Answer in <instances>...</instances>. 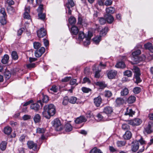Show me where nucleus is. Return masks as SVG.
<instances>
[{
	"label": "nucleus",
	"mask_w": 153,
	"mask_h": 153,
	"mask_svg": "<svg viewBox=\"0 0 153 153\" xmlns=\"http://www.w3.org/2000/svg\"><path fill=\"white\" fill-rule=\"evenodd\" d=\"M44 111L42 112L43 116L48 119L53 116L56 113L55 107L52 104L47 105L44 108Z\"/></svg>",
	"instance_id": "f257e3e1"
},
{
	"label": "nucleus",
	"mask_w": 153,
	"mask_h": 153,
	"mask_svg": "<svg viewBox=\"0 0 153 153\" xmlns=\"http://www.w3.org/2000/svg\"><path fill=\"white\" fill-rule=\"evenodd\" d=\"M67 1L65 5L66 12L69 15H71L72 7L74 6L75 4L73 0H67Z\"/></svg>",
	"instance_id": "f03ea898"
},
{
	"label": "nucleus",
	"mask_w": 153,
	"mask_h": 153,
	"mask_svg": "<svg viewBox=\"0 0 153 153\" xmlns=\"http://www.w3.org/2000/svg\"><path fill=\"white\" fill-rule=\"evenodd\" d=\"M132 71L134 73V78L136 79L135 82L138 83L141 81V80L140 77V75L139 69L136 67H134Z\"/></svg>",
	"instance_id": "7ed1b4c3"
},
{
	"label": "nucleus",
	"mask_w": 153,
	"mask_h": 153,
	"mask_svg": "<svg viewBox=\"0 0 153 153\" xmlns=\"http://www.w3.org/2000/svg\"><path fill=\"white\" fill-rule=\"evenodd\" d=\"M153 122H149L148 125L144 128L143 133L145 134H149L153 132Z\"/></svg>",
	"instance_id": "20e7f679"
},
{
	"label": "nucleus",
	"mask_w": 153,
	"mask_h": 153,
	"mask_svg": "<svg viewBox=\"0 0 153 153\" xmlns=\"http://www.w3.org/2000/svg\"><path fill=\"white\" fill-rule=\"evenodd\" d=\"M39 103L41 105V107L42 106L43 104L41 101L39 100L38 101L36 102L31 104L30 106V109L36 112L38 111L40 108V105Z\"/></svg>",
	"instance_id": "39448f33"
},
{
	"label": "nucleus",
	"mask_w": 153,
	"mask_h": 153,
	"mask_svg": "<svg viewBox=\"0 0 153 153\" xmlns=\"http://www.w3.org/2000/svg\"><path fill=\"white\" fill-rule=\"evenodd\" d=\"M27 144L30 149H32L34 151L37 150V144L36 143H35L33 141L31 140L28 141Z\"/></svg>",
	"instance_id": "423d86ee"
},
{
	"label": "nucleus",
	"mask_w": 153,
	"mask_h": 153,
	"mask_svg": "<svg viewBox=\"0 0 153 153\" xmlns=\"http://www.w3.org/2000/svg\"><path fill=\"white\" fill-rule=\"evenodd\" d=\"M128 121V124L132 126H138L142 122V120L139 118L129 120Z\"/></svg>",
	"instance_id": "0eeeda50"
},
{
	"label": "nucleus",
	"mask_w": 153,
	"mask_h": 153,
	"mask_svg": "<svg viewBox=\"0 0 153 153\" xmlns=\"http://www.w3.org/2000/svg\"><path fill=\"white\" fill-rule=\"evenodd\" d=\"M141 52V51L140 50H137L132 52V59L135 62H137L139 61L138 56L140 54Z\"/></svg>",
	"instance_id": "6e6552de"
},
{
	"label": "nucleus",
	"mask_w": 153,
	"mask_h": 153,
	"mask_svg": "<svg viewBox=\"0 0 153 153\" xmlns=\"http://www.w3.org/2000/svg\"><path fill=\"white\" fill-rule=\"evenodd\" d=\"M37 35L39 38H43L47 34V32L44 27H42L37 31Z\"/></svg>",
	"instance_id": "1a4fd4ad"
},
{
	"label": "nucleus",
	"mask_w": 153,
	"mask_h": 153,
	"mask_svg": "<svg viewBox=\"0 0 153 153\" xmlns=\"http://www.w3.org/2000/svg\"><path fill=\"white\" fill-rule=\"evenodd\" d=\"M45 49L44 47H41L39 50H37L35 52V56L37 57H40L45 52Z\"/></svg>",
	"instance_id": "9d476101"
},
{
	"label": "nucleus",
	"mask_w": 153,
	"mask_h": 153,
	"mask_svg": "<svg viewBox=\"0 0 153 153\" xmlns=\"http://www.w3.org/2000/svg\"><path fill=\"white\" fill-rule=\"evenodd\" d=\"M132 150L134 152H136L138 149L139 145L138 141L137 140L134 141L132 143Z\"/></svg>",
	"instance_id": "9b49d317"
},
{
	"label": "nucleus",
	"mask_w": 153,
	"mask_h": 153,
	"mask_svg": "<svg viewBox=\"0 0 153 153\" xmlns=\"http://www.w3.org/2000/svg\"><path fill=\"white\" fill-rule=\"evenodd\" d=\"M25 12L24 13V18L28 19H30V16L29 14L30 7L29 6L25 7Z\"/></svg>",
	"instance_id": "f8f14e48"
},
{
	"label": "nucleus",
	"mask_w": 153,
	"mask_h": 153,
	"mask_svg": "<svg viewBox=\"0 0 153 153\" xmlns=\"http://www.w3.org/2000/svg\"><path fill=\"white\" fill-rule=\"evenodd\" d=\"M104 17L106 21L109 24L112 23L114 21V18L111 14H106L105 15Z\"/></svg>",
	"instance_id": "ddd939ff"
},
{
	"label": "nucleus",
	"mask_w": 153,
	"mask_h": 153,
	"mask_svg": "<svg viewBox=\"0 0 153 153\" xmlns=\"http://www.w3.org/2000/svg\"><path fill=\"white\" fill-rule=\"evenodd\" d=\"M117 73V71L114 70L109 71L107 74L108 77L109 79H113L116 75Z\"/></svg>",
	"instance_id": "4468645a"
},
{
	"label": "nucleus",
	"mask_w": 153,
	"mask_h": 153,
	"mask_svg": "<svg viewBox=\"0 0 153 153\" xmlns=\"http://www.w3.org/2000/svg\"><path fill=\"white\" fill-rule=\"evenodd\" d=\"M102 99L100 96H98L94 99V103L97 107L100 106L102 102Z\"/></svg>",
	"instance_id": "2eb2a0df"
},
{
	"label": "nucleus",
	"mask_w": 153,
	"mask_h": 153,
	"mask_svg": "<svg viewBox=\"0 0 153 153\" xmlns=\"http://www.w3.org/2000/svg\"><path fill=\"white\" fill-rule=\"evenodd\" d=\"M144 47L146 49L149 50L152 53H153V46L150 42H148L144 45Z\"/></svg>",
	"instance_id": "dca6fc26"
},
{
	"label": "nucleus",
	"mask_w": 153,
	"mask_h": 153,
	"mask_svg": "<svg viewBox=\"0 0 153 153\" xmlns=\"http://www.w3.org/2000/svg\"><path fill=\"white\" fill-rule=\"evenodd\" d=\"M113 111L112 108L110 106L106 107L103 109V112L108 115L111 114Z\"/></svg>",
	"instance_id": "f3484780"
},
{
	"label": "nucleus",
	"mask_w": 153,
	"mask_h": 153,
	"mask_svg": "<svg viewBox=\"0 0 153 153\" xmlns=\"http://www.w3.org/2000/svg\"><path fill=\"white\" fill-rule=\"evenodd\" d=\"M85 118L82 116H80L76 118L75 120V122L77 124H79L86 121Z\"/></svg>",
	"instance_id": "a211bd4d"
},
{
	"label": "nucleus",
	"mask_w": 153,
	"mask_h": 153,
	"mask_svg": "<svg viewBox=\"0 0 153 153\" xmlns=\"http://www.w3.org/2000/svg\"><path fill=\"white\" fill-rule=\"evenodd\" d=\"M79 32V30L78 27L75 26H72L71 28V33L74 35H76Z\"/></svg>",
	"instance_id": "6ab92c4d"
},
{
	"label": "nucleus",
	"mask_w": 153,
	"mask_h": 153,
	"mask_svg": "<svg viewBox=\"0 0 153 153\" xmlns=\"http://www.w3.org/2000/svg\"><path fill=\"white\" fill-rule=\"evenodd\" d=\"M41 116L38 114H35L33 118L34 122L36 123H40L41 122Z\"/></svg>",
	"instance_id": "aec40b11"
},
{
	"label": "nucleus",
	"mask_w": 153,
	"mask_h": 153,
	"mask_svg": "<svg viewBox=\"0 0 153 153\" xmlns=\"http://www.w3.org/2000/svg\"><path fill=\"white\" fill-rule=\"evenodd\" d=\"M132 136V134L131 132L128 131H127L125 134L123 135V138L125 139L129 140L130 139Z\"/></svg>",
	"instance_id": "412c9836"
},
{
	"label": "nucleus",
	"mask_w": 153,
	"mask_h": 153,
	"mask_svg": "<svg viewBox=\"0 0 153 153\" xmlns=\"http://www.w3.org/2000/svg\"><path fill=\"white\" fill-rule=\"evenodd\" d=\"M129 93V90L126 88L123 89L120 92V95L121 96H125L127 95Z\"/></svg>",
	"instance_id": "4be33fe9"
},
{
	"label": "nucleus",
	"mask_w": 153,
	"mask_h": 153,
	"mask_svg": "<svg viewBox=\"0 0 153 153\" xmlns=\"http://www.w3.org/2000/svg\"><path fill=\"white\" fill-rule=\"evenodd\" d=\"M9 57L7 54H5L2 57L1 62L3 64H6L8 62Z\"/></svg>",
	"instance_id": "5701e85b"
},
{
	"label": "nucleus",
	"mask_w": 153,
	"mask_h": 153,
	"mask_svg": "<svg viewBox=\"0 0 153 153\" xmlns=\"http://www.w3.org/2000/svg\"><path fill=\"white\" fill-rule=\"evenodd\" d=\"M93 70L94 71L95 70V77L96 78H99L100 76V72L101 71V69L99 70L98 69L97 70L96 69V67L95 65H94L93 68Z\"/></svg>",
	"instance_id": "b1692460"
},
{
	"label": "nucleus",
	"mask_w": 153,
	"mask_h": 153,
	"mask_svg": "<svg viewBox=\"0 0 153 153\" xmlns=\"http://www.w3.org/2000/svg\"><path fill=\"white\" fill-rule=\"evenodd\" d=\"M126 110V112L125 113V115H128L130 117H132L133 115L134 114L135 112L131 109H128V108H127Z\"/></svg>",
	"instance_id": "393cba45"
},
{
	"label": "nucleus",
	"mask_w": 153,
	"mask_h": 153,
	"mask_svg": "<svg viewBox=\"0 0 153 153\" xmlns=\"http://www.w3.org/2000/svg\"><path fill=\"white\" fill-rule=\"evenodd\" d=\"M116 104L117 105H120L123 104L124 102V100L121 97H118L115 100Z\"/></svg>",
	"instance_id": "a878e982"
},
{
	"label": "nucleus",
	"mask_w": 153,
	"mask_h": 153,
	"mask_svg": "<svg viewBox=\"0 0 153 153\" xmlns=\"http://www.w3.org/2000/svg\"><path fill=\"white\" fill-rule=\"evenodd\" d=\"M101 35H100L93 38L92 40L94 43L97 45L99 44L101 40Z\"/></svg>",
	"instance_id": "bb28decb"
},
{
	"label": "nucleus",
	"mask_w": 153,
	"mask_h": 153,
	"mask_svg": "<svg viewBox=\"0 0 153 153\" xmlns=\"http://www.w3.org/2000/svg\"><path fill=\"white\" fill-rule=\"evenodd\" d=\"M106 11L107 14L109 13L112 14L114 13L115 11V9L114 7H107L106 9Z\"/></svg>",
	"instance_id": "cd10ccee"
},
{
	"label": "nucleus",
	"mask_w": 153,
	"mask_h": 153,
	"mask_svg": "<svg viewBox=\"0 0 153 153\" xmlns=\"http://www.w3.org/2000/svg\"><path fill=\"white\" fill-rule=\"evenodd\" d=\"M95 117V119L98 122L102 121L104 120V117L101 113L97 114Z\"/></svg>",
	"instance_id": "c85d7f7f"
},
{
	"label": "nucleus",
	"mask_w": 153,
	"mask_h": 153,
	"mask_svg": "<svg viewBox=\"0 0 153 153\" xmlns=\"http://www.w3.org/2000/svg\"><path fill=\"white\" fill-rule=\"evenodd\" d=\"M136 100V97L134 96H129L127 99V102L129 104L133 103Z\"/></svg>",
	"instance_id": "c756f323"
},
{
	"label": "nucleus",
	"mask_w": 153,
	"mask_h": 153,
	"mask_svg": "<svg viewBox=\"0 0 153 153\" xmlns=\"http://www.w3.org/2000/svg\"><path fill=\"white\" fill-rule=\"evenodd\" d=\"M115 66L117 68H124L126 67L125 63L123 62H120L117 63Z\"/></svg>",
	"instance_id": "7c9ffc66"
},
{
	"label": "nucleus",
	"mask_w": 153,
	"mask_h": 153,
	"mask_svg": "<svg viewBox=\"0 0 153 153\" xmlns=\"http://www.w3.org/2000/svg\"><path fill=\"white\" fill-rule=\"evenodd\" d=\"M4 131L5 134L9 135L12 131L11 128L10 127L7 126L4 128Z\"/></svg>",
	"instance_id": "2f4dec72"
},
{
	"label": "nucleus",
	"mask_w": 153,
	"mask_h": 153,
	"mask_svg": "<svg viewBox=\"0 0 153 153\" xmlns=\"http://www.w3.org/2000/svg\"><path fill=\"white\" fill-rule=\"evenodd\" d=\"M108 30V27H105L101 31L100 34L102 36L105 35Z\"/></svg>",
	"instance_id": "473e14b6"
},
{
	"label": "nucleus",
	"mask_w": 153,
	"mask_h": 153,
	"mask_svg": "<svg viewBox=\"0 0 153 153\" xmlns=\"http://www.w3.org/2000/svg\"><path fill=\"white\" fill-rule=\"evenodd\" d=\"M90 153H103L102 151L96 147L94 148L90 151Z\"/></svg>",
	"instance_id": "72a5a7b5"
},
{
	"label": "nucleus",
	"mask_w": 153,
	"mask_h": 153,
	"mask_svg": "<svg viewBox=\"0 0 153 153\" xmlns=\"http://www.w3.org/2000/svg\"><path fill=\"white\" fill-rule=\"evenodd\" d=\"M7 143L5 141H2L0 144V149L2 151L4 150L6 148Z\"/></svg>",
	"instance_id": "f704fd0d"
},
{
	"label": "nucleus",
	"mask_w": 153,
	"mask_h": 153,
	"mask_svg": "<svg viewBox=\"0 0 153 153\" xmlns=\"http://www.w3.org/2000/svg\"><path fill=\"white\" fill-rule=\"evenodd\" d=\"M52 126L55 128V130L57 131V118L54 119L51 122Z\"/></svg>",
	"instance_id": "c9c22d12"
},
{
	"label": "nucleus",
	"mask_w": 153,
	"mask_h": 153,
	"mask_svg": "<svg viewBox=\"0 0 153 153\" xmlns=\"http://www.w3.org/2000/svg\"><path fill=\"white\" fill-rule=\"evenodd\" d=\"M4 76L6 79H9L11 76V73L9 71L5 70L4 73Z\"/></svg>",
	"instance_id": "e433bc0d"
},
{
	"label": "nucleus",
	"mask_w": 153,
	"mask_h": 153,
	"mask_svg": "<svg viewBox=\"0 0 153 153\" xmlns=\"http://www.w3.org/2000/svg\"><path fill=\"white\" fill-rule=\"evenodd\" d=\"M81 41L83 42V44L85 46L89 45L90 44V40L87 38V37L83 39Z\"/></svg>",
	"instance_id": "4c0bfd02"
},
{
	"label": "nucleus",
	"mask_w": 153,
	"mask_h": 153,
	"mask_svg": "<svg viewBox=\"0 0 153 153\" xmlns=\"http://www.w3.org/2000/svg\"><path fill=\"white\" fill-rule=\"evenodd\" d=\"M72 129V127L71 124L69 123H67L65 125V130L67 132L71 131Z\"/></svg>",
	"instance_id": "58836bf2"
},
{
	"label": "nucleus",
	"mask_w": 153,
	"mask_h": 153,
	"mask_svg": "<svg viewBox=\"0 0 153 153\" xmlns=\"http://www.w3.org/2000/svg\"><path fill=\"white\" fill-rule=\"evenodd\" d=\"M85 37H86V36H85V34L83 32L80 31L79 32L78 39L80 42H81V40Z\"/></svg>",
	"instance_id": "ea45409f"
},
{
	"label": "nucleus",
	"mask_w": 153,
	"mask_h": 153,
	"mask_svg": "<svg viewBox=\"0 0 153 153\" xmlns=\"http://www.w3.org/2000/svg\"><path fill=\"white\" fill-rule=\"evenodd\" d=\"M46 129L44 128H36V132L37 133L43 134L45 132Z\"/></svg>",
	"instance_id": "a19ab883"
},
{
	"label": "nucleus",
	"mask_w": 153,
	"mask_h": 153,
	"mask_svg": "<svg viewBox=\"0 0 153 153\" xmlns=\"http://www.w3.org/2000/svg\"><path fill=\"white\" fill-rule=\"evenodd\" d=\"M68 99L69 102L72 104L75 103L77 100L76 97L73 96L70 97Z\"/></svg>",
	"instance_id": "79ce46f5"
},
{
	"label": "nucleus",
	"mask_w": 153,
	"mask_h": 153,
	"mask_svg": "<svg viewBox=\"0 0 153 153\" xmlns=\"http://www.w3.org/2000/svg\"><path fill=\"white\" fill-rule=\"evenodd\" d=\"M11 56L13 59L16 60L18 59V56L17 52L15 51H13L12 52Z\"/></svg>",
	"instance_id": "37998d69"
},
{
	"label": "nucleus",
	"mask_w": 153,
	"mask_h": 153,
	"mask_svg": "<svg viewBox=\"0 0 153 153\" xmlns=\"http://www.w3.org/2000/svg\"><path fill=\"white\" fill-rule=\"evenodd\" d=\"M69 23L71 24H75L76 22V19L75 17L71 16L69 19L68 20Z\"/></svg>",
	"instance_id": "c03bdc74"
},
{
	"label": "nucleus",
	"mask_w": 153,
	"mask_h": 153,
	"mask_svg": "<svg viewBox=\"0 0 153 153\" xmlns=\"http://www.w3.org/2000/svg\"><path fill=\"white\" fill-rule=\"evenodd\" d=\"M33 47L35 49H38L41 46V43L38 42H34L33 43Z\"/></svg>",
	"instance_id": "a18cd8bd"
},
{
	"label": "nucleus",
	"mask_w": 153,
	"mask_h": 153,
	"mask_svg": "<svg viewBox=\"0 0 153 153\" xmlns=\"http://www.w3.org/2000/svg\"><path fill=\"white\" fill-rule=\"evenodd\" d=\"M38 16L40 19L42 20H44L46 17V14L45 13H43V12L39 13Z\"/></svg>",
	"instance_id": "49530a36"
},
{
	"label": "nucleus",
	"mask_w": 153,
	"mask_h": 153,
	"mask_svg": "<svg viewBox=\"0 0 153 153\" xmlns=\"http://www.w3.org/2000/svg\"><path fill=\"white\" fill-rule=\"evenodd\" d=\"M7 10L8 13L12 14L14 12V9L12 7L8 6L7 7Z\"/></svg>",
	"instance_id": "de8ad7c7"
},
{
	"label": "nucleus",
	"mask_w": 153,
	"mask_h": 153,
	"mask_svg": "<svg viewBox=\"0 0 153 153\" xmlns=\"http://www.w3.org/2000/svg\"><path fill=\"white\" fill-rule=\"evenodd\" d=\"M5 18V16H0V22L2 25H4L6 23V21Z\"/></svg>",
	"instance_id": "09e8293b"
},
{
	"label": "nucleus",
	"mask_w": 153,
	"mask_h": 153,
	"mask_svg": "<svg viewBox=\"0 0 153 153\" xmlns=\"http://www.w3.org/2000/svg\"><path fill=\"white\" fill-rule=\"evenodd\" d=\"M141 88L138 87H135L133 89V91L135 94H139L141 91Z\"/></svg>",
	"instance_id": "8fccbe9b"
},
{
	"label": "nucleus",
	"mask_w": 153,
	"mask_h": 153,
	"mask_svg": "<svg viewBox=\"0 0 153 153\" xmlns=\"http://www.w3.org/2000/svg\"><path fill=\"white\" fill-rule=\"evenodd\" d=\"M64 126L62 125L59 119H58V131H62L64 128Z\"/></svg>",
	"instance_id": "3c124183"
},
{
	"label": "nucleus",
	"mask_w": 153,
	"mask_h": 153,
	"mask_svg": "<svg viewBox=\"0 0 153 153\" xmlns=\"http://www.w3.org/2000/svg\"><path fill=\"white\" fill-rule=\"evenodd\" d=\"M117 146L121 147L124 146L126 144V142L122 141H118L117 142Z\"/></svg>",
	"instance_id": "603ef678"
},
{
	"label": "nucleus",
	"mask_w": 153,
	"mask_h": 153,
	"mask_svg": "<svg viewBox=\"0 0 153 153\" xmlns=\"http://www.w3.org/2000/svg\"><path fill=\"white\" fill-rule=\"evenodd\" d=\"M57 86L55 85H53L51 88L48 90V91L50 93H51L50 91H52L53 92H56L57 91Z\"/></svg>",
	"instance_id": "864d4df0"
},
{
	"label": "nucleus",
	"mask_w": 153,
	"mask_h": 153,
	"mask_svg": "<svg viewBox=\"0 0 153 153\" xmlns=\"http://www.w3.org/2000/svg\"><path fill=\"white\" fill-rule=\"evenodd\" d=\"M124 75L128 77H131L132 75V72L129 70H126L124 72Z\"/></svg>",
	"instance_id": "5fc2aeb1"
},
{
	"label": "nucleus",
	"mask_w": 153,
	"mask_h": 153,
	"mask_svg": "<svg viewBox=\"0 0 153 153\" xmlns=\"http://www.w3.org/2000/svg\"><path fill=\"white\" fill-rule=\"evenodd\" d=\"M122 128L125 131H128V130L130 129L129 126L126 124H124L122 125Z\"/></svg>",
	"instance_id": "6e6d98bb"
},
{
	"label": "nucleus",
	"mask_w": 153,
	"mask_h": 153,
	"mask_svg": "<svg viewBox=\"0 0 153 153\" xmlns=\"http://www.w3.org/2000/svg\"><path fill=\"white\" fill-rule=\"evenodd\" d=\"M43 5L42 4H40L37 9V12L39 13L43 12Z\"/></svg>",
	"instance_id": "4d7b16f0"
},
{
	"label": "nucleus",
	"mask_w": 153,
	"mask_h": 153,
	"mask_svg": "<svg viewBox=\"0 0 153 153\" xmlns=\"http://www.w3.org/2000/svg\"><path fill=\"white\" fill-rule=\"evenodd\" d=\"M69 102V99L68 97H64L62 101V104L64 105H66Z\"/></svg>",
	"instance_id": "13d9d810"
},
{
	"label": "nucleus",
	"mask_w": 153,
	"mask_h": 153,
	"mask_svg": "<svg viewBox=\"0 0 153 153\" xmlns=\"http://www.w3.org/2000/svg\"><path fill=\"white\" fill-rule=\"evenodd\" d=\"M112 93L111 92L109 91H106L105 92V97H109L111 96Z\"/></svg>",
	"instance_id": "bf43d9fd"
},
{
	"label": "nucleus",
	"mask_w": 153,
	"mask_h": 153,
	"mask_svg": "<svg viewBox=\"0 0 153 153\" xmlns=\"http://www.w3.org/2000/svg\"><path fill=\"white\" fill-rule=\"evenodd\" d=\"M106 21V19H105L103 17H101L99 19V22L101 25L104 24L105 23Z\"/></svg>",
	"instance_id": "052dcab7"
},
{
	"label": "nucleus",
	"mask_w": 153,
	"mask_h": 153,
	"mask_svg": "<svg viewBox=\"0 0 153 153\" xmlns=\"http://www.w3.org/2000/svg\"><path fill=\"white\" fill-rule=\"evenodd\" d=\"M42 102H43L47 103L49 100V98L47 95H43L42 99Z\"/></svg>",
	"instance_id": "680f3d73"
},
{
	"label": "nucleus",
	"mask_w": 153,
	"mask_h": 153,
	"mask_svg": "<svg viewBox=\"0 0 153 153\" xmlns=\"http://www.w3.org/2000/svg\"><path fill=\"white\" fill-rule=\"evenodd\" d=\"M26 135L22 134L21 135L19 138V140L21 142H23L25 141Z\"/></svg>",
	"instance_id": "e2e57ef3"
},
{
	"label": "nucleus",
	"mask_w": 153,
	"mask_h": 153,
	"mask_svg": "<svg viewBox=\"0 0 153 153\" xmlns=\"http://www.w3.org/2000/svg\"><path fill=\"white\" fill-rule=\"evenodd\" d=\"M36 64L34 63H31L26 65L27 67L28 68H31L35 67Z\"/></svg>",
	"instance_id": "0e129e2a"
},
{
	"label": "nucleus",
	"mask_w": 153,
	"mask_h": 153,
	"mask_svg": "<svg viewBox=\"0 0 153 153\" xmlns=\"http://www.w3.org/2000/svg\"><path fill=\"white\" fill-rule=\"evenodd\" d=\"M112 1L111 0H107L105 1L104 4L107 6H110L112 4Z\"/></svg>",
	"instance_id": "69168bd1"
},
{
	"label": "nucleus",
	"mask_w": 153,
	"mask_h": 153,
	"mask_svg": "<svg viewBox=\"0 0 153 153\" xmlns=\"http://www.w3.org/2000/svg\"><path fill=\"white\" fill-rule=\"evenodd\" d=\"M25 29L23 28H22L19 29L17 31V35L19 36H21Z\"/></svg>",
	"instance_id": "338daca9"
},
{
	"label": "nucleus",
	"mask_w": 153,
	"mask_h": 153,
	"mask_svg": "<svg viewBox=\"0 0 153 153\" xmlns=\"http://www.w3.org/2000/svg\"><path fill=\"white\" fill-rule=\"evenodd\" d=\"M82 90L83 92L86 93H87L91 91L90 89L86 87H82Z\"/></svg>",
	"instance_id": "774afa93"
}]
</instances>
